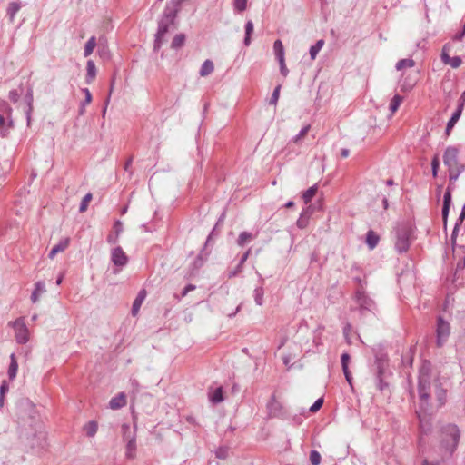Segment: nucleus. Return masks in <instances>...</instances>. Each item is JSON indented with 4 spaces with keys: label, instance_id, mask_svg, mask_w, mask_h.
<instances>
[{
    "label": "nucleus",
    "instance_id": "27",
    "mask_svg": "<svg viewBox=\"0 0 465 465\" xmlns=\"http://www.w3.org/2000/svg\"><path fill=\"white\" fill-rule=\"evenodd\" d=\"M44 292H45V282H41V281L37 282L35 284V290L33 291L32 295H31L32 302H36L38 300L39 294Z\"/></svg>",
    "mask_w": 465,
    "mask_h": 465
},
{
    "label": "nucleus",
    "instance_id": "26",
    "mask_svg": "<svg viewBox=\"0 0 465 465\" xmlns=\"http://www.w3.org/2000/svg\"><path fill=\"white\" fill-rule=\"evenodd\" d=\"M20 8H21L20 4L16 3V2H11L8 5L6 13H7V15H8L11 23L14 22L15 16L17 14V12L20 10Z\"/></svg>",
    "mask_w": 465,
    "mask_h": 465
},
{
    "label": "nucleus",
    "instance_id": "55",
    "mask_svg": "<svg viewBox=\"0 0 465 465\" xmlns=\"http://www.w3.org/2000/svg\"><path fill=\"white\" fill-rule=\"evenodd\" d=\"M279 61V64H280V71H281V74L283 75V76H287L288 73H289V70L287 69L286 65H285V61H284V58H282V59H278Z\"/></svg>",
    "mask_w": 465,
    "mask_h": 465
},
{
    "label": "nucleus",
    "instance_id": "8",
    "mask_svg": "<svg viewBox=\"0 0 465 465\" xmlns=\"http://www.w3.org/2000/svg\"><path fill=\"white\" fill-rule=\"evenodd\" d=\"M170 27L163 23H158L157 32L154 35L153 50L159 51L163 44L165 42V35L169 32Z\"/></svg>",
    "mask_w": 465,
    "mask_h": 465
},
{
    "label": "nucleus",
    "instance_id": "53",
    "mask_svg": "<svg viewBox=\"0 0 465 465\" xmlns=\"http://www.w3.org/2000/svg\"><path fill=\"white\" fill-rule=\"evenodd\" d=\"M228 452H229V449L228 448H219L217 450H216V457L219 458V459H225L228 457Z\"/></svg>",
    "mask_w": 465,
    "mask_h": 465
},
{
    "label": "nucleus",
    "instance_id": "20",
    "mask_svg": "<svg viewBox=\"0 0 465 465\" xmlns=\"http://www.w3.org/2000/svg\"><path fill=\"white\" fill-rule=\"evenodd\" d=\"M380 237L372 230L368 231L366 234V243L371 250H373L379 243Z\"/></svg>",
    "mask_w": 465,
    "mask_h": 465
},
{
    "label": "nucleus",
    "instance_id": "21",
    "mask_svg": "<svg viewBox=\"0 0 465 465\" xmlns=\"http://www.w3.org/2000/svg\"><path fill=\"white\" fill-rule=\"evenodd\" d=\"M17 370H18L17 360H16L15 353H12L10 355V364H9V368H8V371H7V374H8V377L10 380H14L15 378Z\"/></svg>",
    "mask_w": 465,
    "mask_h": 465
},
{
    "label": "nucleus",
    "instance_id": "35",
    "mask_svg": "<svg viewBox=\"0 0 465 465\" xmlns=\"http://www.w3.org/2000/svg\"><path fill=\"white\" fill-rule=\"evenodd\" d=\"M98 425L95 421H89L85 427L84 430L88 437H94L97 432Z\"/></svg>",
    "mask_w": 465,
    "mask_h": 465
},
{
    "label": "nucleus",
    "instance_id": "63",
    "mask_svg": "<svg viewBox=\"0 0 465 465\" xmlns=\"http://www.w3.org/2000/svg\"><path fill=\"white\" fill-rule=\"evenodd\" d=\"M464 219H465V204L462 207L461 213H460L458 220L460 221V223H462Z\"/></svg>",
    "mask_w": 465,
    "mask_h": 465
},
{
    "label": "nucleus",
    "instance_id": "60",
    "mask_svg": "<svg viewBox=\"0 0 465 465\" xmlns=\"http://www.w3.org/2000/svg\"><path fill=\"white\" fill-rule=\"evenodd\" d=\"M8 389L9 387L6 381H3L0 386V395H5L8 391Z\"/></svg>",
    "mask_w": 465,
    "mask_h": 465
},
{
    "label": "nucleus",
    "instance_id": "59",
    "mask_svg": "<svg viewBox=\"0 0 465 465\" xmlns=\"http://www.w3.org/2000/svg\"><path fill=\"white\" fill-rule=\"evenodd\" d=\"M342 371L344 373L346 381H348L349 384L351 385L352 378H351V372L349 371V367H346V369H342Z\"/></svg>",
    "mask_w": 465,
    "mask_h": 465
},
{
    "label": "nucleus",
    "instance_id": "45",
    "mask_svg": "<svg viewBox=\"0 0 465 465\" xmlns=\"http://www.w3.org/2000/svg\"><path fill=\"white\" fill-rule=\"evenodd\" d=\"M321 454L317 450L310 452V461L312 465H319L321 463Z\"/></svg>",
    "mask_w": 465,
    "mask_h": 465
},
{
    "label": "nucleus",
    "instance_id": "2",
    "mask_svg": "<svg viewBox=\"0 0 465 465\" xmlns=\"http://www.w3.org/2000/svg\"><path fill=\"white\" fill-rule=\"evenodd\" d=\"M459 150L454 146L446 148L443 154V163L448 167L450 182L457 181L460 173L465 170V165L459 163Z\"/></svg>",
    "mask_w": 465,
    "mask_h": 465
},
{
    "label": "nucleus",
    "instance_id": "28",
    "mask_svg": "<svg viewBox=\"0 0 465 465\" xmlns=\"http://www.w3.org/2000/svg\"><path fill=\"white\" fill-rule=\"evenodd\" d=\"M185 43V35L184 34H177L173 38V41L171 43V48L172 49H179L182 46H183Z\"/></svg>",
    "mask_w": 465,
    "mask_h": 465
},
{
    "label": "nucleus",
    "instance_id": "25",
    "mask_svg": "<svg viewBox=\"0 0 465 465\" xmlns=\"http://www.w3.org/2000/svg\"><path fill=\"white\" fill-rule=\"evenodd\" d=\"M13 109L10 104L3 99H0V115L5 118L12 117Z\"/></svg>",
    "mask_w": 465,
    "mask_h": 465
},
{
    "label": "nucleus",
    "instance_id": "39",
    "mask_svg": "<svg viewBox=\"0 0 465 465\" xmlns=\"http://www.w3.org/2000/svg\"><path fill=\"white\" fill-rule=\"evenodd\" d=\"M252 239V234L247 232H242L237 240V243L241 246L245 245L247 242H251Z\"/></svg>",
    "mask_w": 465,
    "mask_h": 465
},
{
    "label": "nucleus",
    "instance_id": "44",
    "mask_svg": "<svg viewBox=\"0 0 465 465\" xmlns=\"http://www.w3.org/2000/svg\"><path fill=\"white\" fill-rule=\"evenodd\" d=\"M310 128H311L310 124H307L306 126H304L300 131V133L293 137V139H292L293 143H298L308 134Z\"/></svg>",
    "mask_w": 465,
    "mask_h": 465
},
{
    "label": "nucleus",
    "instance_id": "9",
    "mask_svg": "<svg viewBox=\"0 0 465 465\" xmlns=\"http://www.w3.org/2000/svg\"><path fill=\"white\" fill-rule=\"evenodd\" d=\"M112 262L118 267H124L128 262V257L120 246L112 250L111 252Z\"/></svg>",
    "mask_w": 465,
    "mask_h": 465
},
{
    "label": "nucleus",
    "instance_id": "3",
    "mask_svg": "<svg viewBox=\"0 0 465 465\" xmlns=\"http://www.w3.org/2000/svg\"><path fill=\"white\" fill-rule=\"evenodd\" d=\"M122 431L124 440L126 441V457L128 459H134L136 451V436L135 430L131 431V428L128 424L122 425Z\"/></svg>",
    "mask_w": 465,
    "mask_h": 465
},
{
    "label": "nucleus",
    "instance_id": "40",
    "mask_svg": "<svg viewBox=\"0 0 465 465\" xmlns=\"http://www.w3.org/2000/svg\"><path fill=\"white\" fill-rule=\"evenodd\" d=\"M463 108H464V105L462 104L459 103L457 109L452 114L449 122L455 124L458 122V120L460 119V117L462 114Z\"/></svg>",
    "mask_w": 465,
    "mask_h": 465
},
{
    "label": "nucleus",
    "instance_id": "29",
    "mask_svg": "<svg viewBox=\"0 0 465 465\" xmlns=\"http://www.w3.org/2000/svg\"><path fill=\"white\" fill-rule=\"evenodd\" d=\"M317 191H318L317 184H314V185L311 186L309 189H307L302 194V199H303L304 203H309L312 200V198L315 196Z\"/></svg>",
    "mask_w": 465,
    "mask_h": 465
},
{
    "label": "nucleus",
    "instance_id": "30",
    "mask_svg": "<svg viewBox=\"0 0 465 465\" xmlns=\"http://www.w3.org/2000/svg\"><path fill=\"white\" fill-rule=\"evenodd\" d=\"M96 45V39L94 36H92L85 44L84 45V57H88L89 55L92 54V53L94 52V49Z\"/></svg>",
    "mask_w": 465,
    "mask_h": 465
},
{
    "label": "nucleus",
    "instance_id": "37",
    "mask_svg": "<svg viewBox=\"0 0 465 465\" xmlns=\"http://www.w3.org/2000/svg\"><path fill=\"white\" fill-rule=\"evenodd\" d=\"M402 100H403L402 96H401L399 94H395L393 96V98L391 99V104H390V110L392 114H394L398 110Z\"/></svg>",
    "mask_w": 465,
    "mask_h": 465
},
{
    "label": "nucleus",
    "instance_id": "54",
    "mask_svg": "<svg viewBox=\"0 0 465 465\" xmlns=\"http://www.w3.org/2000/svg\"><path fill=\"white\" fill-rule=\"evenodd\" d=\"M350 360H351V357L348 353L345 352L341 355V361L342 369H346V367H349Z\"/></svg>",
    "mask_w": 465,
    "mask_h": 465
},
{
    "label": "nucleus",
    "instance_id": "49",
    "mask_svg": "<svg viewBox=\"0 0 465 465\" xmlns=\"http://www.w3.org/2000/svg\"><path fill=\"white\" fill-rule=\"evenodd\" d=\"M262 296H263V291L261 288H256L254 290V298L255 302L258 305L262 304Z\"/></svg>",
    "mask_w": 465,
    "mask_h": 465
},
{
    "label": "nucleus",
    "instance_id": "24",
    "mask_svg": "<svg viewBox=\"0 0 465 465\" xmlns=\"http://www.w3.org/2000/svg\"><path fill=\"white\" fill-rule=\"evenodd\" d=\"M86 83L90 84L96 76V67L92 60H88L86 64Z\"/></svg>",
    "mask_w": 465,
    "mask_h": 465
},
{
    "label": "nucleus",
    "instance_id": "46",
    "mask_svg": "<svg viewBox=\"0 0 465 465\" xmlns=\"http://www.w3.org/2000/svg\"><path fill=\"white\" fill-rule=\"evenodd\" d=\"M439 166H440V159H439V155L436 154L431 161V169H432L433 177L437 176Z\"/></svg>",
    "mask_w": 465,
    "mask_h": 465
},
{
    "label": "nucleus",
    "instance_id": "15",
    "mask_svg": "<svg viewBox=\"0 0 465 465\" xmlns=\"http://www.w3.org/2000/svg\"><path fill=\"white\" fill-rule=\"evenodd\" d=\"M114 232L109 233L107 236V242L110 244H115L118 242L120 233L123 232V223L120 221H116L114 224Z\"/></svg>",
    "mask_w": 465,
    "mask_h": 465
},
{
    "label": "nucleus",
    "instance_id": "23",
    "mask_svg": "<svg viewBox=\"0 0 465 465\" xmlns=\"http://www.w3.org/2000/svg\"><path fill=\"white\" fill-rule=\"evenodd\" d=\"M214 70V65L213 61L207 59L203 62L202 64L199 74L202 77H205L209 74H211Z\"/></svg>",
    "mask_w": 465,
    "mask_h": 465
},
{
    "label": "nucleus",
    "instance_id": "48",
    "mask_svg": "<svg viewBox=\"0 0 465 465\" xmlns=\"http://www.w3.org/2000/svg\"><path fill=\"white\" fill-rule=\"evenodd\" d=\"M234 8L243 12L247 8V0H234Z\"/></svg>",
    "mask_w": 465,
    "mask_h": 465
},
{
    "label": "nucleus",
    "instance_id": "51",
    "mask_svg": "<svg viewBox=\"0 0 465 465\" xmlns=\"http://www.w3.org/2000/svg\"><path fill=\"white\" fill-rule=\"evenodd\" d=\"M82 92L85 95L84 101L82 102V107H85L86 104H90L92 101V94L88 88L82 89Z\"/></svg>",
    "mask_w": 465,
    "mask_h": 465
},
{
    "label": "nucleus",
    "instance_id": "52",
    "mask_svg": "<svg viewBox=\"0 0 465 465\" xmlns=\"http://www.w3.org/2000/svg\"><path fill=\"white\" fill-rule=\"evenodd\" d=\"M323 404V399L320 398L316 400V401L310 407V411L316 412L318 411Z\"/></svg>",
    "mask_w": 465,
    "mask_h": 465
},
{
    "label": "nucleus",
    "instance_id": "22",
    "mask_svg": "<svg viewBox=\"0 0 465 465\" xmlns=\"http://www.w3.org/2000/svg\"><path fill=\"white\" fill-rule=\"evenodd\" d=\"M29 336H28V330L25 327V325L23 323L21 324L20 328L16 331V341L20 344H25L28 341Z\"/></svg>",
    "mask_w": 465,
    "mask_h": 465
},
{
    "label": "nucleus",
    "instance_id": "62",
    "mask_svg": "<svg viewBox=\"0 0 465 465\" xmlns=\"http://www.w3.org/2000/svg\"><path fill=\"white\" fill-rule=\"evenodd\" d=\"M307 225V222L305 220H303L302 218H300L298 221H297V226L299 228H304L306 227Z\"/></svg>",
    "mask_w": 465,
    "mask_h": 465
},
{
    "label": "nucleus",
    "instance_id": "1",
    "mask_svg": "<svg viewBox=\"0 0 465 465\" xmlns=\"http://www.w3.org/2000/svg\"><path fill=\"white\" fill-rule=\"evenodd\" d=\"M430 364L429 361H424L420 368L419 371V383L418 392L420 398V410L416 411L420 427L426 432L429 429L425 428L423 422L426 420V412L429 407V399L430 396Z\"/></svg>",
    "mask_w": 465,
    "mask_h": 465
},
{
    "label": "nucleus",
    "instance_id": "13",
    "mask_svg": "<svg viewBox=\"0 0 465 465\" xmlns=\"http://www.w3.org/2000/svg\"><path fill=\"white\" fill-rule=\"evenodd\" d=\"M15 123L13 117L5 118L0 115V136L6 137L11 129H14Z\"/></svg>",
    "mask_w": 465,
    "mask_h": 465
},
{
    "label": "nucleus",
    "instance_id": "38",
    "mask_svg": "<svg viewBox=\"0 0 465 465\" xmlns=\"http://www.w3.org/2000/svg\"><path fill=\"white\" fill-rule=\"evenodd\" d=\"M275 55L277 59L284 58V50L283 45L281 40H276L273 45Z\"/></svg>",
    "mask_w": 465,
    "mask_h": 465
},
{
    "label": "nucleus",
    "instance_id": "32",
    "mask_svg": "<svg viewBox=\"0 0 465 465\" xmlns=\"http://www.w3.org/2000/svg\"><path fill=\"white\" fill-rule=\"evenodd\" d=\"M253 33V24L251 20H249L245 25V37H244V45L248 46L251 44V35Z\"/></svg>",
    "mask_w": 465,
    "mask_h": 465
},
{
    "label": "nucleus",
    "instance_id": "31",
    "mask_svg": "<svg viewBox=\"0 0 465 465\" xmlns=\"http://www.w3.org/2000/svg\"><path fill=\"white\" fill-rule=\"evenodd\" d=\"M324 45V41L322 39L318 40L314 45L311 46L310 48V56L312 60H314L320 52V50L322 48Z\"/></svg>",
    "mask_w": 465,
    "mask_h": 465
},
{
    "label": "nucleus",
    "instance_id": "16",
    "mask_svg": "<svg viewBox=\"0 0 465 465\" xmlns=\"http://www.w3.org/2000/svg\"><path fill=\"white\" fill-rule=\"evenodd\" d=\"M145 298H146V291L144 289H143L138 292L136 298L134 299V301L133 302L132 310H131L133 316H135L139 312L142 303L143 302Z\"/></svg>",
    "mask_w": 465,
    "mask_h": 465
},
{
    "label": "nucleus",
    "instance_id": "18",
    "mask_svg": "<svg viewBox=\"0 0 465 465\" xmlns=\"http://www.w3.org/2000/svg\"><path fill=\"white\" fill-rule=\"evenodd\" d=\"M126 404V397L124 392H120L109 401V406L112 410H118Z\"/></svg>",
    "mask_w": 465,
    "mask_h": 465
},
{
    "label": "nucleus",
    "instance_id": "64",
    "mask_svg": "<svg viewBox=\"0 0 465 465\" xmlns=\"http://www.w3.org/2000/svg\"><path fill=\"white\" fill-rule=\"evenodd\" d=\"M459 103L462 104L463 105H465V91L461 94L460 99H459Z\"/></svg>",
    "mask_w": 465,
    "mask_h": 465
},
{
    "label": "nucleus",
    "instance_id": "19",
    "mask_svg": "<svg viewBox=\"0 0 465 465\" xmlns=\"http://www.w3.org/2000/svg\"><path fill=\"white\" fill-rule=\"evenodd\" d=\"M209 401L213 404H218L223 401V387H217L214 391H209L208 393Z\"/></svg>",
    "mask_w": 465,
    "mask_h": 465
},
{
    "label": "nucleus",
    "instance_id": "12",
    "mask_svg": "<svg viewBox=\"0 0 465 465\" xmlns=\"http://www.w3.org/2000/svg\"><path fill=\"white\" fill-rule=\"evenodd\" d=\"M25 102L26 104V107L25 109V114L26 115V121L27 125L30 126L31 119H32V112H33V102H34V96H33V88L29 87L26 91V94L25 95Z\"/></svg>",
    "mask_w": 465,
    "mask_h": 465
},
{
    "label": "nucleus",
    "instance_id": "14",
    "mask_svg": "<svg viewBox=\"0 0 465 465\" xmlns=\"http://www.w3.org/2000/svg\"><path fill=\"white\" fill-rule=\"evenodd\" d=\"M450 203H451V193H450V189L448 188L443 196V207H442V219H443L445 227L447 225V218H448V214H449V211H450Z\"/></svg>",
    "mask_w": 465,
    "mask_h": 465
},
{
    "label": "nucleus",
    "instance_id": "42",
    "mask_svg": "<svg viewBox=\"0 0 465 465\" xmlns=\"http://www.w3.org/2000/svg\"><path fill=\"white\" fill-rule=\"evenodd\" d=\"M19 87H20V89H22V84H20V86H19ZM22 91H23V90L18 91V90H16V89H13V90H11V91L9 92V94H8V98H9V100H10L12 103H14V104L17 103V102H18V100H19V98H20V96H21Z\"/></svg>",
    "mask_w": 465,
    "mask_h": 465
},
{
    "label": "nucleus",
    "instance_id": "7",
    "mask_svg": "<svg viewBox=\"0 0 465 465\" xmlns=\"http://www.w3.org/2000/svg\"><path fill=\"white\" fill-rule=\"evenodd\" d=\"M437 345L441 347L446 341V339L450 335V324L446 321L442 319V317L438 318L437 324Z\"/></svg>",
    "mask_w": 465,
    "mask_h": 465
},
{
    "label": "nucleus",
    "instance_id": "58",
    "mask_svg": "<svg viewBox=\"0 0 465 465\" xmlns=\"http://www.w3.org/2000/svg\"><path fill=\"white\" fill-rule=\"evenodd\" d=\"M342 371L344 373L346 381H348L349 384L351 385L352 378H351V372L349 371V367H346V369H342Z\"/></svg>",
    "mask_w": 465,
    "mask_h": 465
},
{
    "label": "nucleus",
    "instance_id": "61",
    "mask_svg": "<svg viewBox=\"0 0 465 465\" xmlns=\"http://www.w3.org/2000/svg\"><path fill=\"white\" fill-rule=\"evenodd\" d=\"M464 36H465V32L463 30H461L460 33L456 34L453 36V40L461 41Z\"/></svg>",
    "mask_w": 465,
    "mask_h": 465
},
{
    "label": "nucleus",
    "instance_id": "33",
    "mask_svg": "<svg viewBox=\"0 0 465 465\" xmlns=\"http://www.w3.org/2000/svg\"><path fill=\"white\" fill-rule=\"evenodd\" d=\"M268 409L270 415L272 416H278L280 414L281 406L280 403L276 401L274 398H272V400L268 404Z\"/></svg>",
    "mask_w": 465,
    "mask_h": 465
},
{
    "label": "nucleus",
    "instance_id": "57",
    "mask_svg": "<svg viewBox=\"0 0 465 465\" xmlns=\"http://www.w3.org/2000/svg\"><path fill=\"white\" fill-rule=\"evenodd\" d=\"M184 0H171L169 4L166 5L165 7H174L176 12H179L180 5Z\"/></svg>",
    "mask_w": 465,
    "mask_h": 465
},
{
    "label": "nucleus",
    "instance_id": "50",
    "mask_svg": "<svg viewBox=\"0 0 465 465\" xmlns=\"http://www.w3.org/2000/svg\"><path fill=\"white\" fill-rule=\"evenodd\" d=\"M280 90H281V85H278L275 87L272 96H271V99H270V104H276L277 102H278V99H279V95H280Z\"/></svg>",
    "mask_w": 465,
    "mask_h": 465
},
{
    "label": "nucleus",
    "instance_id": "4",
    "mask_svg": "<svg viewBox=\"0 0 465 465\" xmlns=\"http://www.w3.org/2000/svg\"><path fill=\"white\" fill-rule=\"evenodd\" d=\"M411 234V230L408 227H401L397 230L395 248L398 252L402 253L409 250Z\"/></svg>",
    "mask_w": 465,
    "mask_h": 465
},
{
    "label": "nucleus",
    "instance_id": "17",
    "mask_svg": "<svg viewBox=\"0 0 465 465\" xmlns=\"http://www.w3.org/2000/svg\"><path fill=\"white\" fill-rule=\"evenodd\" d=\"M70 243L69 238L62 239L57 244H55L50 251L48 257L54 259L58 252H64Z\"/></svg>",
    "mask_w": 465,
    "mask_h": 465
},
{
    "label": "nucleus",
    "instance_id": "36",
    "mask_svg": "<svg viewBox=\"0 0 465 465\" xmlns=\"http://www.w3.org/2000/svg\"><path fill=\"white\" fill-rule=\"evenodd\" d=\"M205 259L203 256V253H200L193 261L192 264V274H194L196 271H198L204 263Z\"/></svg>",
    "mask_w": 465,
    "mask_h": 465
},
{
    "label": "nucleus",
    "instance_id": "11",
    "mask_svg": "<svg viewBox=\"0 0 465 465\" xmlns=\"http://www.w3.org/2000/svg\"><path fill=\"white\" fill-rule=\"evenodd\" d=\"M448 49H449V45H445L442 48V52H441V55H440L441 61L445 64H450L452 68L460 67L462 63L461 58L460 56L450 57L448 54Z\"/></svg>",
    "mask_w": 465,
    "mask_h": 465
},
{
    "label": "nucleus",
    "instance_id": "10",
    "mask_svg": "<svg viewBox=\"0 0 465 465\" xmlns=\"http://www.w3.org/2000/svg\"><path fill=\"white\" fill-rule=\"evenodd\" d=\"M177 15L178 12H176L174 7H165L158 23H163L166 26L171 27L174 25Z\"/></svg>",
    "mask_w": 465,
    "mask_h": 465
},
{
    "label": "nucleus",
    "instance_id": "34",
    "mask_svg": "<svg viewBox=\"0 0 465 465\" xmlns=\"http://www.w3.org/2000/svg\"><path fill=\"white\" fill-rule=\"evenodd\" d=\"M415 65V62L412 59H401L397 62L395 67L398 71L402 70L405 67H413Z\"/></svg>",
    "mask_w": 465,
    "mask_h": 465
},
{
    "label": "nucleus",
    "instance_id": "43",
    "mask_svg": "<svg viewBox=\"0 0 465 465\" xmlns=\"http://www.w3.org/2000/svg\"><path fill=\"white\" fill-rule=\"evenodd\" d=\"M436 395L439 401L440 405H443L446 401V391L443 390L440 386H436Z\"/></svg>",
    "mask_w": 465,
    "mask_h": 465
},
{
    "label": "nucleus",
    "instance_id": "41",
    "mask_svg": "<svg viewBox=\"0 0 465 465\" xmlns=\"http://www.w3.org/2000/svg\"><path fill=\"white\" fill-rule=\"evenodd\" d=\"M93 195L92 193H87L84 196V198L81 201L80 206H79V212L84 213L87 210L88 204L90 201L92 200Z\"/></svg>",
    "mask_w": 465,
    "mask_h": 465
},
{
    "label": "nucleus",
    "instance_id": "56",
    "mask_svg": "<svg viewBox=\"0 0 465 465\" xmlns=\"http://www.w3.org/2000/svg\"><path fill=\"white\" fill-rule=\"evenodd\" d=\"M462 223H460V221L458 220L455 223V226H454V229L452 231V233H451V242H452V244L454 245L455 242H456V238H457V234H458V231H459V227L460 225Z\"/></svg>",
    "mask_w": 465,
    "mask_h": 465
},
{
    "label": "nucleus",
    "instance_id": "6",
    "mask_svg": "<svg viewBox=\"0 0 465 465\" xmlns=\"http://www.w3.org/2000/svg\"><path fill=\"white\" fill-rule=\"evenodd\" d=\"M376 366V380H377V387L379 390L383 391L388 384L383 381V374L386 370L388 363L387 361L381 357H377L375 360Z\"/></svg>",
    "mask_w": 465,
    "mask_h": 465
},
{
    "label": "nucleus",
    "instance_id": "5",
    "mask_svg": "<svg viewBox=\"0 0 465 465\" xmlns=\"http://www.w3.org/2000/svg\"><path fill=\"white\" fill-rule=\"evenodd\" d=\"M443 431L450 438V443L449 442V440H446V441L447 449L450 453H452L455 450L460 440V430L456 425L448 424L444 427Z\"/></svg>",
    "mask_w": 465,
    "mask_h": 465
},
{
    "label": "nucleus",
    "instance_id": "47",
    "mask_svg": "<svg viewBox=\"0 0 465 465\" xmlns=\"http://www.w3.org/2000/svg\"><path fill=\"white\" fill-rule=\"evenodd\" d=\"M223 217H224V214L223 213L222 216L219 218V220L217 221L213 230L212 231V232L210 233V235L208 236V239L206 241V245L209 243L210 240L214 236L216 235V232L218 231V228L219 226L221 225V223H223Z\"/></svg>",
    "mask_w": 465,
    "mask_h": 465
}]
</instances>
